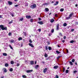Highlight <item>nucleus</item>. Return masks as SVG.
<instances>
[{"mask_svg": "<svg viewBox=\"0 0 78 78\" xmlns=\"http://www.w3.org/2000/svg\"><path fill=\"white\" fill-rule=\"evenodd\" d=\"M59 34L60 36H62V35L61 33H59Z\"/></svg>", "mask_w": 78, "mask_h": 78, "instance_id": "51", "label": "nucleus"}, {"mask_svg": "<svg viewBox=\"0 0 78 78\" xmlns=\"http://www.w3.org/2000/svg\"><path fill=\"white\" fill-rule=\"evenodd\" d=\"M3 17L2 15H0V19H2Z\"/></svg>", "mask_w": 78, "mask_h": 78, "instance_id": "52", "label": "nucleus"}, {"mask_svg": "<svg viewBox=\"0 0 78 78\" xmlns=\"http://www.w3.org/2000/svg\"><path fill=\"white\" fill-rule=\"evenodd\" d=\"M56 52L57 54H59V53H61V52L58 51H56Z\"/></svg>", "mask_w": 78, "mask_h": 78, "instance_id": "20", "label": "nucleus"}, {"mask_svg": "<svg viewBox=\"0 0 78 78\" xmlns=\"http://www.w3.org/2000/svg\"><path fill=\"white\" fill-rule=\"evenodd\" d=\"M0 28H1L2 30H7V27H4V26L3 25H0ZM0 31H1V29H0Z\"/></svg>", "mask_w": 78, "mask_h": 78, "instance_id": "1", "label": "nucleus"}, {"mask_svg": "<svg viewBox=\"0 0 78 78\" xmlns=\"http://www.w3.org/2000/svg\"><path fill=\"white\" fill-rule=\"evenodd\" d=\"M66 73H69V70L67 69L66 70Z\"/></svg>", "mask_w": 78, "mask_h": 78, "instance_id": "39", "label": "nucleus"}, {"mask_svg": "<svg viewBox=\"0 0 78 78\" xmlns=\"http://www.w3.org/2000/svg\"><path fill=\"white\" fill-rule=\"evenodd\" d=\"M54 32V29H53L51 30V32L52 33H53Z\"/></svg>", "mask_w": 78, "mask_h": 78, "instance_id": "38", "label": "nucleus"}, {"mask_svg": "<svg viewBox=\"0 0 78 78\" xmlns=\"http://www.w3.org/2000/svg\"><path fill=\"white\" fill-rule=\"evenodd\" d=\"M38 31H39V32H41V29H38Z\"/></svg>", "mask_w": 78, "mask_h": 78, "instance_id": "48", "label": "nucleus"}, {"mask_svg": "<svg viewBox=\"0 0 78 78\" xmlns=\"http://www.w3.org/2000/svg\"><path fill=\"white\" fill-rule=\"evenodd\" d=\"M38 19L39 21H41V20H42V19H41V18H39Z\"/></svg>", "mask_w": 78, "mask_h": 78, "instance_id": "53", "label": "nucleus"}, {"mask_svg": "<svg viewBox=\"0 0 78 78\" xmlns=\"http://www.w3.org/2000/svg\"><path fill=\"white\" fill-rule=\"evenodd\" d=\"M41 63H42L43 64H45V62H44V61H42L41 62Z\"/></svg>", "mask_w": 78, "mask_h": 78, "instance_id": "61", "label": "nucleus"}, {"mask_svg": "<svg viewBox=\"0 0 78 78\" xmlns=\"http://www.w3.org/2000/svg\"><path fill=\"white\" fill-rule=\"evenodd\" d=\"M48 49L49 51L51 50H52V49H51V47L50 46L48 47Z\"/></svg>", "mask_w": 78, "mask_h": 78, "instance_id": "18", "label": "nucleus"}, {"mask_svg": "<svg viewBox=\"0 0 78 78\" xmlns=\"http://www.w3.org/2000/svg\"><path fill=\"white\" fill-rule=\"evenodd\" d=\"M64 39H66V36H64L63 37Z\"/></svg>", "mask_w": 78, "mask_h": 78, "instance_id": "50", "label": "nucleus"}, {"mask_svg": "<svg viewBox=\"0 0 78 78\" xmlns=\"http://www.w3.org/2000/svg\"><path fill=\"white\" fill-rule=\"evenodd\" d=\"M39 67V66L38 65H37L35 66V68L36 69H37V68H38Z\"/></svg>", "mask_w": 78, "mask_h": 78, "instance_id": "11", "label": "nucleus"}, {"mask_svg": "<svg viewBox=\"0 0 78 78\" xmlns=\"http://www.w3.org/2000/svg\"><path fill=\"white\" fill-rule=\"evenodd\" d=\"M22 39V37H20L18 38L19 41H21Z\"/></svg>", "mask_w": 78, "mask_h": 78, "instance_id": "26", "label": "nucleus"}, {"mask_svg": "<svg viewBox=\"0 0 78 78\" xmlns=\"http://www.w3.org/2000/svg\"><path fill=\"white\" fill-rule=\"evenodd\" d=\"M59 24L57 25V26H56V30L57 31H58V30H59Z\"/></svg>", "mask_w": 78, "mask_h": 78, "instance_id": "4", "label": "nucleus"}, {"mask_svg": "<svg viewBox=\"0 0 78 78\" xmlns=\"http://www.w3.org/2000/svg\"><path fill=\"white\" fill-rule=\"evenodd\" d=\"M67 23H65L63 24V26L64 27H66L67 26Z\"/></svg>", "mask_w": 78, "mask_h": 78, "instance_id": "29", "label": "nucleus"}, {"mask_svg": "<svg viewBox=\"0 0 78 78\" xmlns=\"http://www.w3.org/2000/svg\"><path fill=\"white\" fill-rule=\"evenodd\" d=\"M9 47L11 49H12V50H13V48H12V46H11V45H9Z\"/></svg>", "mask_w": 78, "mask_h": 78, "instance_id": "28", "label": "nucleus"}, {"mask_svg": "<svg viewBox=\"0 0 78 78\" xmlns=\"http://www.w3.org/2000/svg\"><path fill=\"white\" fill-rule=\"evenodd\" d=\"M56 78H59V76L58 75H56Z\"/></svg>", "mask_w": 78, "mask_h": 78, "instance_id": "47", "label": "nucleus"}, {"mask_svg": "<svg viewBox=\"0 0 78 78\" xmlns=\"http://www.w3.org/2000/svg\"><path fill=\"white\" fill-rule=\"evenodd\" d=\"M45 50H48V47H47V46H45Z\"/></svg>", "mask_w": 78, "mask_h": 78, "instance_id": "34", "label": "nucleus"}, {"mask_svg": "<svg viewBox=\"0 0 78 78\" xmlns=\"http://www.w3.org/2000/svg\"><path fill=\"white\" fill-rule=\"evenodd\" d=\"M75 59H73L72 60V62H75Z\"/></svg>", "mask_w": 78, "mask_h": 78, "instance_id": "42", "label": "nucleus"}, {"mask_svg": "<svg viewBox=\"0 0 78 78\" xmlns=\"http://www.w3.org/2000/svg\"><path fill=\"white\" fill-rule=\"evenodd\" d=\"M29 42H30V43H32V41L31 39L29 40Z\"/></svg>", "mask_w": 78, "mask_h": 78, "instance_id": "43", "label": "nucleus"}, {"mask_svg": "<svg viewBox=\"0 0 78 78\" xmlns=\"http://www.w3.org/2000/svg\"><path fill=\"white\" fill-rule=\"evenodd\" d=\"M50 59V58H48L46 59V60H48V59Z\"/></svg>", "mask_w": 78, "mask_h": 78, "instance_id": "63", "label": "nucleus"}, {"mask_svg": "<svg viewBox=\"0 0 78 78\" xmlns=\"http://www.w3.org/2000/svg\"><path fill=\"white\" fill-rule=\"evenodd\" d=\"M23 20V17L22 18H21L20 19V21H22Z\"/></svg>", "mask_w": 78, "mask_h": 78, "instance_id": "32", "label": "nucleus"}, {"mask_svg": "<svg viewBox=\"0 0 78 78\" xmlns=\"http://www.w3.org/2000/svg\"><path fill=\"white\" fill-rule=\"evenodd\" d=\"M3 70L4 72H5V73L7 72V70H6V68H3Z\"/></svg>", "mask_w": 78, "mask_h": 78, "instance_id": "8", "label": "nucleus"}, {"mask_svg": "<svg viewBox=\"0 0 78 78\" xmlns=\"http://www.w3.org/2000/svg\"><path fill=\"white\" fill-rule=\"evenodd\" d=\"M61 56H58V57H57V59H58L59 58H61Z\"/></svg>", "mask_w": 78, "mask_h": 78, "instance_id": "36", "label": "nucleus"}, {"mask_svg": "<svg viewBox=\"0 0 78 78\" xmlns=\"http://www.w3.org/2000/svg\"><path fill=\"white\" fill-rule=\"evenodd\" d=\"M10 14H11V16H12V17H14V14H13L12 13L10 12Z\"/></svg>", "mask_w": 78, "mask_h": 78, "instance_id": "33", "label": "nucleus"}, {"mask_svg": "<svg viewBox=\"0 0 78 78\" xmlns=\"http://www.w3.org/2000/svg\"><path fill=\"white\" fill-rule=\"evenodd\" d=\"M36 63H37V62H36V61H35V64H36Z\"/></svg>", "mask_w": 78, "mask_h": 78, "instance_id": "64", "label": "nucleus"}, {"mask_svg": "<svg viewBox=\"0 0 78 78\" xmlns=\"http://www.w3.org/2000/svg\"><path fill=\"white\" fill-rule=\"evenodd\" d=\"M30 63L31 65H33V64H34V61L33 60L31 61L30 62Z\"/></svg>", "mask_w": 78, "mask_h": 78, "instance_id": "14", "label": "nucleus"}, {"mask_svg": "<svg viewBox=\"0 0 78 78\" xmlns=\"http://www.w3.org/2000/svg\"><path fill=\"white\" fill-rule=\"evenodd\" d=\"M28 4H26V5H25V6H28Z\"/></svg>", "mask_w": 78, "mask_h": 78, "instance_id": "57", "label": "nucleus"}, {"mask_svg": "<svg viewBox=\"0 0 78 78\" xmlns=\"http://www.w3.org/2000/svg\"><path fill=\"white\" fill-rule=\"evenodd\" d=\"M45 10L46 11H47V12L49 11V9H48V8H45Z\"/></svg>", "mask_w": 78, "mask_h": 78, "instance_id": "17", "label": "nucleus"}, {"mask_svg": "<svg viewBox=\"0 0 78 78\" xmlns=\"http://www.w3.org/2000/svg\"><path fill=\"white\" fill-rule=\"evenodd\" d=\"M5 67H8L9 66V65H8V63H6L5 64Z\"/></svg>", "mask_w": 78, "mask_h": 78, "instance_id": "24", "label": "nucleus"}, {"mask_svg": "<svg viewBox=\"0 0 78 78\" xmlns=\"http://www.w3.org/2000/svg\"><path fill=\"white\" fill-rule=\"evenodd\" d=\"M10 63L11 64H14V62H13V61H11L10 62Z\"/></svg>", "mask_w": 78, "mask_h": 78, "instance_id": "37", "label": "nucleus"}, {"mask_svg": "<svg viewBox=\"0 0 78 78\" xmlns=\"http://www.w3.org/2000/svg\"><path fill=\"white\" fill-rule=\"evenodd\" d=\"M9 71H10V72H12V71H13V69H12V68H10L9 70Z\"/></svg>", "mask_w": 78, "mask_h": 78, "instance_id": "23", "label": "nucleus"}, {"mask_svg": "<svg viewBox=\"0 0 78 78\" xmlns=\"http://www.w3.org/2000/svg\"><path fill=\"white\" fill-rule=\"evenodd\" d=\"M62 42L63 43H64V42H65V40H63L62 41Z\"/></svg>", "mask_w": 78, "mask_h": 78, "instance_id": "62", "label": "nucleus"}, {"mask_svg": "<svg viewBox=\"0 0 78 78\" xmlns=\"http://www.w3.org/2000/svg\"><path fill=\"white\" fill-rule=\"evenodd\" d=\"M47 4V3H45L43 4V5H44V6H45V5H46Z\"/></svg>", "mask_w": 78, "mask_h": 78, "instance_id": "58", "label": "nucleus"}, {"mask_svg": "<svg viewBox=\"0 0 78 78\" xmlns=\"http://www.w3.org/2000/svg\"><path fill=\"white\" fill-rule=\"evenodd\" d=\"M26 18H27V19H31V16H30V15H27L26 16Z\"/></svg>", "mask_w": 78, "mask_h": 78, "instance_id": "5", "label": "nucleus"}, {"mask_svg": "<svg viewBox=\"0 0 78 78\" xmlns=\"http://www.w3.org/2000/svg\"><path fill=\"white\" fill-rule=\"evenodd\" d=\"M22 77H23V78H27V76H26V75H23L22 76Z\"/></svg>", "mask_w": 78, "mask_h": 78, "instance_id": "31", "label": "nucleus"}, {"mask_svg": "<svg viewBox=\"0 0 78 78\" xmlns=\"http://www.w3.org/2000/svg\"><path fill=\"white\" fill-rule=\"evenodd\" d=\"M14 6L15 7H18V6H19V5H14Z\"/></svg>", "mask_w": 78, "mask_h": 78, "instance_id": "45", "label": "nucleus"}, {"mask_svg": "<svg viewBox=\"0 0 78 78\" xmlns=\"http://www.w3.org/2000/svg\"><path fill=\"white\" fill-rule=\"evenodd\" d=\"M13 23V20H12L11 21L9 22L8 23L9 24H11V23Z\"/></svg>", "mask_w": 78, "mask_h": 78, "instance_id": "16", "label": "nucleus"}, {"mask_svg": "<svg viewBox=\"0 0 78 78\" xmlns=\"http://www.w3.org/2000/svg\"><path fill=\"white\" fill-rule=\"evenodd\" d=\"M23 33L24 34V35L26 36L27 33H26V32H23Z\"/></svg>", "mask_w": 78, "mask_h": 78, "instance_id": "56", "label": "nucleus"}, {"mask_svg": "<svg viewBox=\"0 0 78 78\" xmlns=\"http://www.w3.org/2000/svg\"><path fill=\"white\" fill-rule=\"evenodd\" d=\"M8 35L9 36H10L12 35V34H11V32H9L8 34Z\"/></svg>", "mask_w": 78, "mask_h": 78, "instance_id": "27", "label": "nucleus"}, {"mask_svg": "<svg viewBox=\"0 0 78 78\" xmlns=\"http://www.w3.org/2000/svg\"><path fill=\"white\" fill-rule=\"evenodd\" d=\"M76 42V41H73V40H72L70 41V43H73V42Z\"/></svg>", "mask_w": 78, "mask_h": 78, "instance_id": "25", "label": "nucleus"}, {"mask_svg": "<svg viewBox=\"0 0 78 78\" xmlns=\"http://www.w3.org/2000/svg\"><path fill=\"white\" fill-rule=\"evenodd\" d=\"M44 56L46 58H47V57H48V55H47V54L46 53H45L44 54Z\"/></svg>", "mask_w": 78, "mask_h": 78, "instance_id": "22", "label": "nucleus"}, {"mask_svg": "<svg viewBox=\"0 0 78 78\" xmlns=\"http://www.w3.org/2000/svg\"><path fill=\"white\" fill-rule=\"evenodd\" d=\"M30 20V22H33V19H31Z\"/></svg>", "mask_w": 78, "mask_h": 78, "instance_id": "54", "label": "nucleus"}, {"mask_svg": "<svg viewBox=\"0 0 78 78\" xmlns=\"http://www.w3.org/2000/svg\"><path fill=\"white\" fill-rule=\"evenodd\" d=\"M69 63L70 65H71L72 66L73 65V63H72V62H69Z\"/></svg>", "mask_w": 78, "mask_h": 78, "instance_id": "41", "label": "nucleus"}, {"mask_svg": "<svg viewBox=\"0 0 78 78\" xmlns=\"http://www.w3.org/2000/svg\"><path fill=\"white\" fill-rule=\"evenodd\" d=\"M56 4H54V5L55 6H56V5H58V2H56Z\"/></svg>", "mask_w": 78, "mask_h": 78, "instance_id": "30", "label": "nucleus"}, {"mask_svg": "<svg viewBox=\"0 0 78 78\" xmlns=\"http://www.w3.org/2000/svg\"><path fill=\"white\" fill-rule=\"evenodd\" d=\"M19 66H20V64H19V63H17V67Z\"/></svg>", "mask_w": 78, "mask_h": 78, "instance_id": "46", "label": "nucleus"}, {"mask_svg": "<svg viewBox=\"0 0 78 78\" xmlns=\"http://www.w3.org/2000/svg\"><path fill=\"white\" fill-rule=\"evenodd\" d=\"M73 15V13L70 14V15H69V17H68L66 18V19H67V20H68V19H70V18L72 17Z\"/></svg>", "mask_w": 78, "mask_h": 78, "instance_id": "3", "label": "nucleus"}, {"mask_svg": "<svg viewBox=\"0 0 78 78\" xmlns=\"http://www.w3.org/2000/svg\"><path fill=\"white\" fill-rule=\"evenodd\" d=\"M64 9L62 8L60 9V11H61V12H63V11H64Z\"/></svg>", "mask_w": 78, "mask_h": 78, "instance_id": "21", "label": "nucleus"}, {"mask_svg": "<svg viewBox=\"0 0 78 78\" xmlns=\"http://www.w3.org/2000/svg\"><path fill=\"white\" fill-rule=\"evenodd\" d=\"M33 69H32L31 70H27L26 71V72H27V73H29L30 72H33Z\"/></svg>", "mask_w": 78, "mask_h": 78, "instance_id": "7", "label": "nucleus"}, {"mask_svg": "<svg viewBox=\"0 0 78 78\" xmlns=\"http://www.w3.org/2000/svg\"><path fill=\"white\" fill-rule=\"evenodd\" d=\"M47 70V68H45V69L43 70L44 73H46V72Z\"/></svg>", "mask_w": 78, "mask_h": 78, "instance_id": "9", "label": "nucleus"}, {"mask_svg": "<svg viewBox=\"0 0 78 78\" xmlns=\"http://www.w3.org/2000/svg\"><path fill=\"white\" fill-rule=\"evenodd\" d=\"M37 23L40 24V25H43L44 24V23L42 21H38L37 22Z\"/></svg>", "mask_w": 78, "mask_h": 78, "instance_id": "6", "label": "nucleus"}, {"mask_svg": "<svg viewBox=\"0 0 78 78\" xmlns=\"http://www.w3.org/2000/svg\"><path fill=\"white\" fill-rule=\"evenodd\" d=\"M55 17H58V14H55Z\"/></svg>", "mask_w": 78, "mask_h": 78, "instance_id": "55", "label": "nucleus"}, {"mask_svg": "<svg viewBox=\"0 0 78 78\" xmlns=\"http://www.w3.org/2000/svg\"><path fill=\"white\" fill-rule=\"evenodd\" d=\"M3 56H7V54H6V53H3Z\"/></svg>", "mask_w": 78, "mask_h": 78, "instance_id": "19", "label": "nucleus"}, {"mask_svg": "<svg viewBox=\"0 0 78 78\" xmlns=\"http://www.w3.org/2000/svg\"><path fill=\"white\" fill-rule=\"evenodd\" d=\"M58 66H55L54 67V69H57L58 68Z\"/></svg>", "mask_w": 78, "mask_h": 78, "instance_id": "13", "label": "nucleus"}, {"mask_svg": "<svg viewBox=\"0 0 78 78\" xmlns=\"http://www.w3.org/2000/svg\"><path fill=\"white\" fill-rule=\"evenodd\" d=\"M63 72H65V67H63Z\"/></svg>", "mask_w": 78, "mask_h": 78, "instance_id": "40", "label": "nucleus"}, {"mask_svg": "<svg viewBox=\"0 0 78 78\" xmlns=\"http://www.w3.org/2000/svg\"><path fill=\"white\" fill-rule=\"evenodd\" d=\"M76 72H77V71H74L73 73H75Z\"/></svg>", "mask_w": 78, "mask_h": 78, "instance_id": "49", "label": "nucleus"}, {"mask_svg": "<svg viewBox=\"0 0 78 78\" xmlns=\"http://www.w3.org/2000/svg\"><path fill=\"white\" fill-rule=\"evenodd\" d=\"M66 51H67V53H69V50H68V49H66Z\"/></svg>", "mask_w": 78, "mask_h": 78, "instance_id": "59", "label": "nucleus"}, {"mask_svg": "<svg viewBox=\"0 0 78 78\" xmlns=\"http://www.w3.org/2000/svg\"><path fill=\"white\" fill-rule=\"evenodd\" d=\"M8 3L9 5H11L12 4V2L11 1H8Z\"/></svg>", "mask_w": 78, "mask_h": 78, "instance_id": "12", "label": "nucleus"}, {"mask_svg": "<svg viewBox=\"0 0 78 78\" xmlns=\"http://www.w3.org/2000/svg\"><path fill=\"white\" fill-rule=\"evenodd\" d=\"M10 42H12V43H13V42H14V41L13 40H12Z\"/></svg>", "mask_w": 78, "mask_h": 78, "instance_id": "35", "label": "nucleus"}, {"mask_svg": "<svg viewBox=\"0 0 78 78\" xmlns=\"http://www.w3.org/2000/svg\"><path fill=\"white\" fill-rule=\"evenodd\" d=\"M54 22H55L54 19H52L51 20V23H53Z\"/></svg>", "mask_w": 78, "mask_h": 78, "instance_id": "15", "label": "nucleus"}, {"mask_svg": "<svg viewBox=\"0 0 78 78\" xmlns=\"http://www.w3.org/2000/svg\"><path fill=\"white\" fill-rule=\"evenodd\" d=\"M75 31V29H72L71 30V32H73V31Z\"/></svg>", "mask_w": 78, "mask_h": 78, "instance_id": "44", "label": "nucleus"}, {"mask_svg": "<svg viewBox=\"0 0 78 78\" xmlns=\"http://www.w3.org/2000/svg\"><path fill=\"white\" fill-rule=\"evenodd\" d=\"M36 4H34L33 5H31L30 7L32 9H34L36 8Z\"/></svg>", "mask_w": 78, "mask_h": 78, "instance_id": "2", "label": "nucleus"}, {"mask_svg": "<svg viewBox=\"0 0 78 78\" xmlns=\"http://www.w3.org/2000/svg\"><path fill=\"white\" fill-rule=\"evenodd\" d=\"M51 33L49 34H48L49 36H51Z\"/></svg>", "mask_w": 78, "mask_h": 78, "instance_id": "60", "label": "nucleus"}, {"mask_svg": "<svg viewBox=\"0 0 78 78\" xmlns=\"http://www.w3.org/2000/svg\"><path fill=\"white\" fill-rule=\"evenodd\" d=\"M29 45H30V47H32V48L34 47V46H33V44H32L29 43Z\"/></svg>", "mask_w": 78, "mask_h": 78, "instance_id": "10", "label": "nucleus"}]
</instances>
